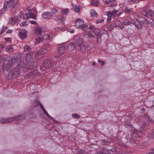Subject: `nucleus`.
<instances>
[{
  "label": "nucleus",
  "instance_id": "nucleus-1",
  "mask_svg": "<svg viewBox=\"0 0 154 154\" xmlns=\"http://www.w3.org/2000/svg\"><path fill=\"white\" fill-rule=\"evenodd\" d=\"M19 0H7L5 3L4 6L1 11L0 14H2L6 10L11 11L18 4Z\"/></svg>",
  "mask_w": 154,
  "mask_h": 154
},
{
  "label": "nucleus",
  "instance_id": "nucleus-2",
  "mask_svg": "<svg viewBox=\"0 0 154 154\" xmlns=\"http://www.w3.org/2000/svg\"><path fill=\"white\" fill-rule=\"evenodd\" d=\"M17 61L15 57H10L8 60L5 61L4 62L2 66L3 68L5 69H8L11 67L13 64L16 62Z\"/></svg>",
  "mask_w": 154,
  "mask_h": 154
},
{
  "label": "nucleus",
  "instance_id": "nucleus-3",
  "mask_svg": "<svg viewBox=\"0 0 154 154\" xmlns=\"http://www.w3.org/2000/svg\"><path fill=\"white\" fill-rule=\"evenodd\" d=\"M141 14L145 16L149 17L150 19L152 18L153 15L154 14L153 11L149 8H146L142 9L141 11Z\"/></svg>",
  "mask_w": 154,
  "mask_h": 154
},
{
  "label": "nucleus",
  "instance_id": "nucleus-4",
  "mask_svg": "<svg viewBox=\"0 0 154 154\" xmlns=\"http://www.w3.org/2000/svg\"><path fill=\"white\" fill-rule=\"evenodd\" d=\"M23 65L22 63V61H20L19 64L17 65L16 67L14 68L13 70L14 72H17L16 75H20V71L23 68Z\"/></svg>",
  "mask_w": 154,
  "mask_h": 154
},
{
  "label": "nucleus",
  "instance_id": "nucleus-5",
  "mask_svg": "<svg viewBox=\"0 0 154 154\" xmlns=\"http://www.w3.org/2000/svg\"><path fill=\"white\" fill-rule=\"evenodd\" d=\"M73 39L75 42V43L79 47H80L82 44L83 39L78 36L76 35L74 36Z\"/></svg>",
  "mask_w": 154,
  "mask_h": 154
},
{
  "label": "nucleus",
  "instance_id": "nucleus-6",
  "mask_svg": "<svg viewBox=\"0 0 154 154\" xmlns=\"http://www.w3.org/2000/svg\"><path fill=\"white\" fill-rule=\"evenodd\" d=\"M42 65L45 69L51 67L52 65L51 62L49 59L46 60L43 62Z\"/></svg>",
  "mask_w": 154,
  "mask_h": 154
},
{
  "label": "nucleus",
  "instance_id": "nucleus-7",
  "mask_svg": "<svg viewBox=\"0 0 154 154\" xmlns=\"http://www.w3.org/2000/svg\"><path fill=\"white\" fill-rule=\"evenodd\" d=\"M50 36L48 35H45L43 37H38L37 39V41L39 43L45 40L46 39H50Z\"/></svg>",
  "mask_w": 154,
  "mask_h": 154
},
{
  "label": "nucleus",
  "instance_id": "nucleus-8",
  "mask_svg": "<svg viewBox=\"0 0 154 154\" xmlns=\"http://www.w3.org/2000/svg\"><path fill=\"white\" fill-rule=\"evenodd\" d=\"M17 117H10L7 119H2L0 120V122L2 124L11 123L12 121V119H14L15 118H17Z\"/></svg>",
  "mask_w": 154,
  "mask_h": 154
},
{
  "label": "nucleus",
  "instance_id": "nucleus-9",
  "mask_svg": "<svg viewBox=\"0 0 154 154\" xmlns=\"http://www.w3.org/2000/svg\"><path fill=\"white\" fill-rule=\"evenodd\" d=\"M19 35L22 39H25L27 38L26 34L24 32V30H22L20 29V30L18 31Z\"/></svg>",
  "mask_w": 154,
  "mask_h": 154
},
{
  "label": "nucleus",
  "instance_id": "nucleus-10",
  "mask_svg": "<svg viewBox=\"0 0 154 154\" xmlns=\"http://www.w3.org/2000/svg\"><path fill=\"white\" fill-rule=\"evenodd\" d=\"M66 50L65 47L63 45H62L58 48V52L60 55H62L64 54Z\"/></svg>",
  "mask_w": 154,
  "mask_h": 154
},
{
  "label": "nucleus",
  "instance_id": "nucleus-11",
  "mask_svg": "<svg viewBox=\"0 0 154 154\" xmlns=\"http://www.w3.org/2000/svg\"><path fill=\"white\" fill-rule=\"evenodd\" d=\"M67 46L68 50L70 51H72L75 47H78L75 45V43L74 42L69 43L68 44Z\"/></svg>",
  "mask_w": 154,
  "mask_h": 154
},
{
  "label": "nucleus",
  "instance_id": "nucleus-12",
  "mask_svg": "<svg viewBox=\"0 0 154 154\" xmlns=\"http://www.w3.org/2000/svg\"><path fill=\"white\" fill-rule=\"evenodd\" d=\"M18 19L17 17L11 18L9 19V23L11 25H14L18 21Z\"/></svg>",
  "mask_w": 154,
  "mask_h": 154
},
{
  "label": "nucleus",
  "instance_id": "nucleus-13",
  "mask_svg": "<svg viewBox=\"0 0 154 154\" xmlns=\"http://www.w3.org/2000/svg\"><path fill=\"white\" fill-rule=\"evenodd\" d=\"M100 141L101 145L104 147L108 146L112 143L111 141H107L106 140H101Z\"/></svg>",
  "mask_w": 154,
  "mask_h": 154
},
{
  "label": "nucleus",
  "instance_id": "nucleus-14",
  "mask_svg": "<svg viewBox=\"0 0 154 154\" xmlns=\"http://www.w3.org/2000/svg\"><path fill=\"white\" fill-rule=\"evenodd\" d=\"M42 16L45 19L50 18L52 16L51 12L48 11L43 13L42 14Z\"/></svg>",
  "mask_w": 154,
  "mask_h": 154
},
{
  "label": "nucleus",
  "instance_id": "nucleus-15",
  "mask_svg": "<svg viewBox=\"0 0 154 154\" xmlns=\"http://www.w3.org/2000/svg\"><path fill=\"white\" fill-rule=\"evenodd\" d=\"M42 28L40 27L36 29L35 31L36 35L38 36L41 35L42 32Z\"/></svg>",
  "mask_w": 154,
  "mask_h": 154
},
{
  "label": "nucleus",
  "instance_id": "nucleus-16",
  "mask_svg": "<svg viewBox=\"0 0 154 154\" xmlns=\"http://www.w3.org/2000/svg\"><path fill=\"white\" fill-rule=\"evenodd\" d=\"M148 140H150L154 138V130H152L150 133L147 136Z\"/></svg>",
  "mask_w": 154,
  "mask_h": 154
},
{
  "label": "nucleus",
  "instance_id": "nucleus-17",
  "mask_svg": "<svg viewBox=\"0 0 154 154\" xmlns=\"http://www.w3.org/2000/svg\"><path fill=\"white\" fill-rule=\"evenodd\" d=\"M30 57V56H29L28 54H26V55L24 57L23 60H24L26 61V62H27V63L29 61L31 62L33 61V60L32 59H31Z\"/></svg>",
  "mask_w": 154,
  "mask_h": 154
},
{
  "label": "nucleus",
  "instance_id": "nucleus-18",
  "mask_svg": "<svg viewBox=\"0 0 154 154\" xmlns=\"http://www.w3.org/2000/svg\"><path fill=\"white\" fill-rule=\"evenodd\" d=\"M148 126L146 125V123H143V124L140 126V129L141 131H145L148 128Z\"/></svg>",
  "mask_w": 154,
  "mask_h": 154
},
{
  "label": "nucleus",
  "instance_id": "nucleus-19",
  "mask_svg": "<svg viewBox=\"0 0 154 154\" xmlns=\"http://www.w3.org/2000/svg\"><path fill=\"white\" fill-rule=\"evenodd\" d=\"M88 25L87 24H81L79 25V27L80 29L83 31L87 30L88 28Z\"/></svg>",
  "mask_w": 154,
  "mask_h": 154
},
{
  "label": "nucleus",
  "instance_id": "nucleus-20",
  "mask_svg": "<svg viewBox=\"0 0 154 154\" xmlns=\"http://www.w3.org/2000/svg\"><path fill=\"white\" fill-rule=\"evenodd\" d=\"M14 49V48L12 46L9 45L7 46L5 49V51L9 53H11L13 51Z\"/></svg>",
  "mask_w": 154,
  "mask_h": 154
},
{
  "label": "nucleus",
  "instance_id": "nucleus-21",
  "mask_svg": "<svg viewBox=\"0 0 154 154\" xmlns=\"http://www.w3.org/2000/svg\"><path fill=\"white\" fill-rule=\"evenodd\" d=\"M24 51L27 52L30 51L32 48L31 46L28 45H25L24 46Z\"/></svg>",
  "mask_w": 154,
  "mask_h": 154
},
{
  "label": "nucleus",
  "instance_id": "nucleus-22",
  "mask_svg": "<svg viewBox=\"0 0 154 154\" xmlns=\"http://www.w3.org/2000/svg\"><path fill=\"white\" fill-rule=\"evenodd\" d=\"M43 111L44 113L49 118V119H51V120L54 121V119L53 117L51 116L48 113V112L46 111V110L45 109L43 110Z\"/></svg>",
  "mask_w": 154,
  "mask_h": 154
},
{
  "label": "nucleus",
  "instance_id": "nucleus-23",
  "mask_svg": "<svg viewBox=\"0 0 154 154\" xmlns=\"http://www.w3.org/2000/svg\"><path fill=\"white\" fill-rule=\"evenodd\" d=\"M133 24H134L135 26L138 28L139 29H141L143 28V25H142L140 23L139 25L138 24V23H136V22H133Z\"/></svg>",
  "mask_w": 154,
  "mask_h": 154
},
{
  "label": "nucleus",
  "instance_id": "nucleus-24",
  "mask_svg": "<svg viewBox=\"0 0 154 154\" xmlns=\"http://www.w3.org/2000/svg\"><path fill=\"white\" fill-rule=\"evenodd\" d=\"M130 143L134 145V146H136V144L139 143V142L136 140L135 139H131L130 140Z\"/></svg>",
  "mask_w": 154,
  "mask_h": 154
},
{
  "label": "nucleus",
  "instance_id": "nucleus-25",
  "mask_svg": "<svg viewBox=\"0 0 154 154\" xmlns=\"http://www.w3.org/2000/svg\"><path fill=\"white\" fill-rule=\"evenodd\" d=\"M64 17L63 16L61 15H59L57 17L55 18V20L57 22H59V21L62 20Z\"/></svg>",
  "mask_w": 154,
  "mask_h": 154
},
{
  "label": "nucleus",
  "instance_id": "nucleus-26",
  "mask_svg": "<svg viewBox=\"0 0 154 154\" xmlns=\"http://www.w3.org/2000/svg\"><path fill=\"white\" fill-rule=\"evenodd\" d=\"M90 13L91 16H93V17H97L98 15L96 12L94 10H91Z\"/></svg>",
  "mask_w": 154,
  "mask_h": 154
},
{
  "label": "nucleus",
  "instance_id": "nucleus-27",
  "mask_svg": "<svg viewBox=\"0 0 154 154\" xmlns=\"http://www.w3.org/2000/svg\"><path fill=\"white\" fill-rule=\"evenodd\" d=\"M40 52L41 53V54H46L47 53L48 51L47 49L42 48L40 50Z\"/></svg>",
  "mask_w": 154,
  "mask_h": 154
},
{
  "label": "nucleus",
  "instance_id": "nucleus-28",
  "mask_svg": "<svg viewBox=\"0 0 154 154\" xmlns=\"http://www.w3.org/2000/svg\"><path fill=\"white\" fill-rule=\"evenodd\" d=\"M99 2L97 0H93L91 2V5L93 6H97L98 5Z\"/></svg>",
  "mask_w": 154,
  "mask_h": 154
},
{
  "label": "nucleus",
  "instance_id": "nucleus-29",
  "mask_svg": "<svg viewBox=\"0 0 154 154\" xmlns=\"http://www.w3.org/2000/svg\"><path fill=\"white\" fill-rule=\"evenodd\" d=\"M113 11V14H114V15H115L116 14L117 15L119 16L121 14L120 12H119L117 10H115V9H114Z\"/></svg>",
  "mask_w": 154,
  "mask_h": 154
},
{
  "label": "nucleus",
  "instance_id": "nucleus-30",
  "mask_svg": "<svg viewBox=\"0 0 154 154\" xmlns=\"http://www.w3.org/2000/svg\"><path fill=\"white\" fill-rule=\"evenodd\" d=\"M94 33L95 35L97 36V40H98V35L100 33V31L98 29H94Z\"/></svg>",
  "mask_w": 154,
  "mask_h": 154
},
{
  "label": "nucleus",
  "instance_id": "nucleus-31",
  "mask_svg": "<svg viewBox=\"0 0 154 154\" xmlns=\"http://www.w3.org/2000/svg\"><path fill=\"white\" fill-rule=\"evenodd\" d=\"M75 23H83L84 21L82 20L80 18H77L75 20Z\"/></svg>",
  "mask_w": 154,
  "mask_h": 154
},
{
  "label": "nucleus",
  "instance_id": "nucleus-32",
  "mask_svg": "<svg viewBox=\"0 0 154 154\" xmlns=\"http://www.w3.org/2000/svg\"><path fill=\"white\" fill-rule=\"evenodd\" d=\"M62 14H64L66 15L69 12L68 9H62L61 11Z\"/></svg>",
  "mask_w": 154,
  "mask_h": 154
},
{
  "label": "nucleus",
  "instance_id": "nucleus-33",
  "mask_svg": "<svg viewBox=\"0 0 154 154\" xmlns=\"http://www.w3.org/2000/svg\"><path fill=\"white\" fill-rule=\"evenodd\" d=\"M50 12L53 16L54 15L56 14L58 12V11L57 10L55 9H53L51 10Z\"/></svg>",
  "mask_w": 154,
  "mask_h": 154
},
{
  "label": "nucleus",
  "instance_id": "nucleus-34",
  "mask_svg": "<svg viewBox=\"0 0 154 154\" xmlns=\"http://www.w3.org/2000/svg\"><path fill=\"white\" fill-rule=\"evenodd\" d=\"M92 35L91 34H85L84 35V37L85 38H89L91 37Z\"/></svg>",
  "mask_w": 154,
  "mask_h": 154
},
{
  "label": "nucleus",
  "instance_id": "nucleus-35",
  "mask_svg": "<svg viewBox=\"0 0 154 154\" xmlns=\"http://www.w3.org/2000/svg\"><path fill=\"white\" fill-rule=\"evenodd\" d=\"M7 29H8V26H3L2 30L0 32V34H2L4 32H5V30Z\"/></svg>",
  "mask_w": 154,
  "mask_h": 154
},
{
  "label": "nucleus",
  "instance_id": "nucleus-36",
  "mask_svg": "<svg viewBox=\"0 0 154 154\" xmlns=\"http://www.w3.org/2000/svg\"><path fill=\"white\" fill-rule=\"evenodd\" d=\"M74 9L75 12H78L80 11V7L79 6H75Z\"/></svg>",
  "mask_w": 154,
  "mask_h": 154
},
{
  "label": "nucleus",
  "instance_id": "nucleus-37",
  "mask_svg": "<svg viewBox=\"0 0 154 154\" xmlns=\"http://www.w3.org/2000/svg\"><path fill=\"white\" fill-rule=\"evenodd\" d=\"M72 117L74 119H79L80 118L79 115L76 114H73Z\"/></svg>",
  "mask_w": 154,
  "mask_h": 154
},
{
  "label": "nucleus",
  "instance_id": "nucleus-38",
  "mask_svg": "<svg viewBox=\"0 0 154 154\" xmlns=\"http://www.w3.org/2000/svg\"><path fill=\"white\" fill-rule=\"evenodd\" d=\"M129 2H131L133 4H135L137 2H139L140 0H127Z\"/></svg>",
  "mask_w": 154,
  "mask_h": 154
},
{
  "label": "nucleus",
  "instance_id": "nucleus-39",
  "mask_svg": "<svg viewBox=\"0 0 154 154\" xmlns=\"http://www.w3.org/2000/svg\"><path fill=\"white\" fill-rule=\"evenodd\" d=\"M29 24V23L28 21H26L25 22H22L20 23V25L21 26H26L27 25Z\"/></svg>",
  "mask_w": 154,
  "mask_h": 154
},
{
  "label": "nucleus",
  "instance_id": "nucleus-40",
  "mask_svg": "<svg viewBox=\"0 0 154 154\" xmlns=\"http://www.w3.org/2000/svg\"><path fill=\"white\" fill-rule=\"evenodd\" d=\"M118 148H116L115 147H113L110 149V150L112 152H117V151Z\"/></svg>",
  "mask_w": 154,
  "mask_h": 154
},
{
  "label": "nucleus",
  "instance_id": "nucleus-41",
  "mask_svg": "<svg viewBox=\"0 0 154 154\" xmlns=\"http://www.w3.org/2000/svg\"><path fill=\"white\" fill-rule=\"evenodd\" d=\"M29 17L31 18H34L35 17V15L34 14L31 13L29 14Z\"/></svg>",
  "mask_w": 154,
  "mask_h": 154
},
{
  "label": "nucleus",
  "instance_id": "nucleus-42",
  "mask_svg": "<svg viewBox=\"0 0 154 154\" xmlns=\"http://www.w3.org/2000/svg\"><path fill=\"white\" fill-rule=\"evenodd\" d=\"M104 21V19H101L99 20H97L96 21V23H102V22H103Z\"/></svg>",
  "mask_w": 154,
  "mask_h": 154
},
{
  "label": "nucleus",
  "instance_id": "nucleus-43",
  "mask_svg": "<svg viewBox=\"0 0 154 154\" xmlns=\"http://www.w3.org/2000/svg\"><path fill=\"white\" fill-rule=\"evenodd\" d=\"M134 22L132 23H131L129 21H126V22H125V25H130L131 24H133Z\"/></svg>",
  "mask_w": 154,
  "mask_h": 154
},
{
  "label": "nucleus",
  "instance_id": "nucleus-44",
  "mask_svg": "<svg viewBox=\"0 0 154 154\" xmlns=\"http://www.w3.org/2000/svg\"><path fill=\"white\" fill-rule=\"evenodd\" d=\"M125 12L128 13H130L131 11V9H128V8H126L125 10Z\"/></svg>",
  "mask_w": 154,
  "mask_h": 154
},
{
  "label": "nucleus",
  "instance_id": "nucleus-45",
  "mask_svg": "<svg viewBox=\"0 0 154 154\" xmlns=\"http://www.w3.org/2000/svg\"><path fill=\"white\" fill-rule=\"evenodd\" d=\"M104 3L106 4H108L110 0H103Z\"/></svg>",
  "mask_w": 154,
  "mask_h": 154
},
{
  "label": "nucleus",
  "instance_id": "nucleus-46",
  "mask_svg": "<svg viewBox=\"0 0 154 154\" xmlns=\"http://www.w3.org/2000/svg\"><path fill=\"white\" fill-rule=\"evenodd\" d=\"M109 6L110 7H113V8H114V7H116V5H115V4H111L109 5Z\"/></svg>",
  "mask_w": 154,
  "mask_h": 154
},
{
  "label": "nucleus",
  "instance_id": "nucleus-47",
  "mask_svg": "<svg viewBox=\"0 0 154 154\" xmlns=\"http://www.w3.org/2000/svg\"><path fill=\"white\" fill-rule=\"evenodd\" d=\"M36 103V106H38V105H39L40 104H41V103H40L39 101L38 100H36L35 101Z\"/></svg>",
  "mask_w": 154,
  "mask_h": 154
},
{
  "label": "nucleus",
  "instance_id": "nucleus-48",
  "mask_svg": "<svg viewBox=\"0 0 154 154\" xmlns=\"http://www.w3.org/2000/svg\"><path fill=\"white\" fill-rule=\"evenodd\" d=\"M39 105L41 108L42 109V110H43L44 109H45L44 108L42 103L40 104Z\"/></svg>",
  "mask_w": 154,
  "mask_h": 154
},
{
  "label": "nucleus",
  "instance_id": "nucleus-49",
  "mask_svg": "<svg viewBox=\"0 0 154 154\" xmlns=\"http://www.w3.org/2000/svg\"><path fill=\"white\" fill-rule=\"evenodd\" d=\"M30 22L31 23L33 24H35L36 23V22L35 21H33L30 20Z\"/></svg>",
  "mask_w": 154,
  "mask_h": 154
},
{
  "label": "nucleus",
  "instance_id": "nucleus-50",
  "mask_svg": "<svg viewBox=\"0 0 154 154\" xmlns=\"http://www.w3.org/2000/svg\"><path fill=\"white\" fill-rule=\"evenodd\" d=\"M146 154H154V151L152 150L151 152L146 153Z\"/></svg>",
  "mask_w": 154,
  "mask_h": 154
},
{
  "label": "nucleus",
  "instance_id": "nucleus-51",
  "mask_svg": "<svg viewBox=\"0 0 154 154\" xmlns=\"http://www.w3.org/2000/svg\"><path fill=\"white\" fill-rule=\"evenodd\" d=\"M152 22H151V24L152 27L154 28V19L152 20Z\"/></svg>",
  "mask_w": 154,
  "mask_h": 154
},
{
  "label": "nucleus",
  "instance_id": "nucleus-52",
  "mask_svg": "<svg viewBox=\"0 0 154 154\" xmlns=\"http://www.w3.org/2000/svg\"><path fill=\"white\" fill-rule=\"evenodd\" d=\"M137 134H138L140 136H141L142 135V133L141 132L138 131L137 132Z\"/></svg>",
  "mask_w": 154,
  "mask_h": 154
},
{
  "label": "nucleus",
  "instance_id": "nucleus-53",
  "mask_svg": "<svg viewBox=\"0 0 154 154\" xmlns=\"http://www.w3.org/2000/svg\"><path fill=\"white\" fill-rule=\"evenodd\" d=\"M44 46H45L46 47H49L50 46V45L49 44L47 43H45L44 44Z\"/></svg>",
  "mask_w": 154,
  "mask_h": 154
},
{
  "label": "nucleus",
  "instance_id": "nucleus-54",
  "mask_svg": "<svg viewBox=\"0 0 154 154\" xmlns=\"http://www.w3.org/2000/svg\"><path fill=\"white\" fill-rule=\"evenodd\" d=\"M20 119H24L25 118V116H21L20 117Z\"/></svg>",
  "mask_w": 154,
  "mask_h": 154
},
{
  "label": "nucleus",
  "instance_id": "nucleus-55",
  "mask_svg": "<svg viewBox=\"0 0 154 154\" xmlns=\"http://www.w3.org/2000/svg\"><path fill=\"white\" fill-rule=\"evenodd\" d=\"M113 11H111V12H109L108 13L109 14V15H110L111 16L112 15H114V14H113Z\"/></svg>",
  "mask_w": 154,
  "mask_h": 154
},
{
  "label": "nucleus",
  "instance_id": "nucleus-56",
  "mask_svg": "<svg viewBox=\"0 0 154 154\" xmlns=\"http://www.w3.org/2000/svg\"><path fill=\"white\" fill-rule=\"evenodd\" d=\"M12 32V31L11 30H8L7 32H6V33H11V32Z\"/></svg>",
  "mask_w": 154,
  "mask_h": 154
},
{
  "label": "nucleus",
  "instance_id": "nucleus-57",
  "mask_svg": "<svg viewBox=\"0 0 154 154\" xmlns=\"http://www.w3.org/2000/svg\"><path fill=\"white\" fill-rule=\"evenodd\" d=\"M5 48V45H0V49L1 48Z\"/></svg>",
  "mask_w": 154,
  "mask_h": 154
},
{
  "label": "nucleus",
  "instance_id": "nucleus-58",
  "mask_svg": "<svg viewBox=\"0 0 154 154\" xmlns=\"http://www.w3.org/2000/svg\"><path fill=\"white\" fill-rule=\"evenodd\" d=\"M94 28H95L93 26H91L89 28V29H90V30L91 29H94Z\"/></svg>",
  "mask_w": 154,
  "mask_h": 154
},
{
  "label": "nucleus",
  "instance_id": "nucleus-59",
  "mask_svg": "<svg viewBox=\"0 0 154 154\" xmlns=\"http://www.w3.org/2000/svg\"><path fill=\"white\" fill-rule=\"evenodd\" d=\"M146 23H148L149 24V23H148V21H147L146 20L145 21H144V22H143L142 21H141V23H143V24H144V23H146Z\"/></svg>",
  "mask_w": 154,
  "mask_h": 154
},
{
  "label": "nucleus",
  "instance_id": "nucleus-60",
  "mask_svg": "<svg viewBox=\"0 0 154 154\" xmlns=\"http://www.w3.org/2000/svg\"><path fill=\"white\" fill-rule=\"evenodd\" d=\"M56 58H60V56H58V55H55V56H54Z\"/></svg>",
  "mask_w": 154,
  "mask_h": 154
},
{
  "label": "nucleus",
  "instance_id": "nucleus-61",
  "mask_svg": "<svg viewBox=\"0 0 154 154\" xmlns=\"http://www.w3.org/2000/svg\"><path fill=\"white\" fill-rule=\"evenodd\" d=\"M98 37L100 38H101V33H100L98 35Z\"/></svg>",
  "mask_w": 154,
  "mask_h": 154
},
{
  "label": "nucleus",
  "instance_id": "nucleus-62",
  "mask_svg": "<svg viewBox=\"0 0 154 154\" xmlns=\"http://www.w3.org/2000/svg\"><path fill=\"white\" fill-rule=\"evenodd\" d=\"M104 62L103 61H102L101 62V65L102 66H103V65H104Z\"/></svg>",
  "mask_w": 154,
  "mask_h": 154
},
{
  "label": "nucleus",
  "instance_id": "nucleus-63",
  "mask_svg": "<svg viewBox=\"0 0 154 154\" xmlns=\"http://www.w3.org/2000/svg\"><path fill=\"white\" fill-rule=\"evenodd\" d=\"M102 61H103L101 60L98 59V62H100V63H101Z\"/></svg>",
  "mask_w": 154,
  "mask_h": 154
},
{
  "label": "nucleus",
  "instance_id": "nucleus-64",
  "mask_svg": "<svg viewBox=\"0 0 154 154\" xmlns=\"http://www.w3.org/2000/svg\"><path fill=\"white\" fill-rule=\"evenodd\" d=\"M115 1L116 0H110V2H115Z\"/></svg>",
  "mask_w": 154,
  "mask_h": 154
}]
</instances>
